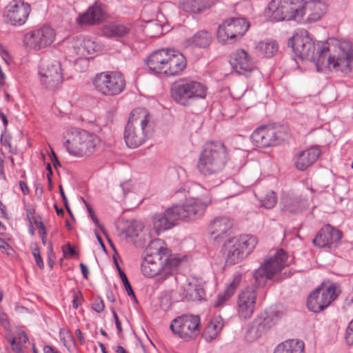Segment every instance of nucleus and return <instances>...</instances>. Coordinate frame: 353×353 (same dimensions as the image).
I'll list each match as a JSON object with an SVG mask.
<instances>
[{"label":"nucleus","mask_w":353,"mask_h":353,"mask_svg":"<svg viewBox=\"0 0 353 353\" xmlns=\"http://www.w3.org/2000/svg\"><path fill=\"white\" fill-rule=\"evenodd\" d=\"M80 268L83 278L87 279L89 273L88 267L85 264L81 263H80Z\"/></svg>","instance_id":"4d7b16f0"},{"label":"nucleus","mask_w":353,"mask_h":353,"mask_svg":"<svg viewBox=\"0 0 353 353\" xmlns=\"http://www.w3.org/2000/svg\"><path fill=\"white\" fill-rule=\"evenodd\" d=\"M112 315H113V317H114V323H115V325H116V327H117V329L118 330V332L120 334L123 331L121 323V322H120V321L119 319L117 314L114 310H112Z\"/></svg>","instance_id":"603ef678"},{"label":"nucleus","mask_w":353,"mask_h":353,"mask_svg":"<svg viewBox=\"0 0 353 353\" xmlns=\"http://www.w3.org/2000/svg\"><path fill=\"white\" fill-rule=\"evenodd\" d=\"M100 49V46L90 38H84L78 48V53L82 55L90 54Z\"/></svg>","instance_id":"e433bc0d"},{"label":"nucleus","mask_w":353,"mask_h":353,"mask_svg":"<svg viewBox=\"0 0 353 353\" xmlns=\"http://www.w3.org/2000/svg\"><path fill=\"white\" fill-rule=\"evenodd\" d=\"M115 264H116V266H117V268L118 270V272H119V276H120V278L122 281V283L124 285V288L127 292V294L128 295L132 298V299L133 300V301H134L135 303H137V299L136 298V296H135V294L132 290V288L125 275V274L124 273V272L121 270V268L119 267L118 263L117 261H115Z\"/></svg>","instance_id":"ea45409f"},{"label":"nucleus","mask_w":353,"mask_h":353,"mask_svg":"<svg viewBox=\"0 0 353 353\" xmlns=\"http://www.w3.org/2000/svg\"><path fill=\"white\" fill-rule=\"evenodd\" d=\"M207 90L201 82L191 78H181L172 84L170 93L174 101L187 106L192 101L205 99Z\"/></svg>","instance_id":"1a4fd4ad"},{"label":"nucleus","mask_w":353,"mask_h":353,"mask_svg":"<svg viewBox=\"0 0 353 353\" xmlns=\"http://www.w3.org/2000/svg\"><path fill=\"white\" fill-rule=\"evenodd\" d=\"M51 161L53 163V166L55 169H57L59 167H61V163L58 160L55 153L52 151Z\"/></svg>","instance_id":"5fc2aeb1"},{"label":"nucleus","mask_w":353,"mask_h":353,"mask_svg":"<svg viewBox=\"0 0 353 353\" xmlns=\"http://www.w3.org/2000/svg\"><path fill=\"white\" fill-rule=\"evenodd\" d=\"M83 202L85 204V206L87 208V210H88L90 216L91 217V216L95 215L92 207L85 200H83Z\"/></svg>","instance_id":"69168bd1"},{"label":"nucleus","mask_w":353,"mask_h":353,"mask_svg":"<svg viewBox=\"0 0 353 353\" xmlns=\"http://www.w3.org/2000/svg\"><path fill=\"white\" fill-rule=\"evenodd\" d=\"M143 31L149 37H157L162 34V26L157 21H150L144 26Z\"/></svg>","instance_id":"4c0bfd02"},{"label":"nucleus","mask_w":353,"mask_h":353,"mask_svg":"<svg viewBox=\"0 0 353 353\" xmlns=\"http://www.w3.org/2000/svg\"><path fill=\"white\" fill-rule=\"evenodd\" d=\"M0 250H1L2 253L8 256H12L14 253L12 247L1 238H0Z\"/></svg>","instance_id":"c03bdc74"},{"label":"nucleus","mask_w":353,"mask_h":353,"mask_svg":"<svg viewBox=\"0 0 353 353\" xmlns=\"http://www.w3.org/2000/svg\"><path fill=\"white\" fill-rule=\"evenodd\" d=\"M339 292L340 290L334 283L316 288L307 298L308 310L314 313L324 310L337 298Z\"/></svg>","instance_id":"f8f14e48"},{"label":"nucleus","mask_w":353,"mask_h":353,"mask_svg":"<svg viewBox=\"0 0 353 353\" xmlns=\"http://www.w3.org/2000/svg\"><path fill=\"white\" fill-rule=\"evenodd\" d=\"M78 301H79V297L77 294H74L73 296V300H72V307L74 309H77L79 307Z\"/></svg>","instance_id":"e2e57ef3"},{"label":"nucleus","mask_w":353,"mask_h":353,"mask_svg":"<svg viewBox=\"0 0 353 353\" xmlns=\"http://www.w3.org/2000/svg\"><path fill=\"white\" fill-rule=\"evenodd\" d=\"M12 349L16 353H19L21 351H22V348L19 343H17L16 345L12 347Z\"/></svg>","instance_id":"774afa93"},{"label":"nucleus","mask_w":353,"mask_h":353,"mask_svg":"<svg viewBox=\"0 0 353 353\" xmlns=\"http://www.w3.org/2000/svg\"><path fill=\"white\" fill-rule=\"evenodd\" d=\"M209 7L208 0H183L180 8L185 12L196 14Z\"/></svg>","instance_id":"72a5a7b5"},{"label":"nucleus","mask_w":353,"mask_h":353,"mask_svg":"<svg viewBox=\"0 0 353 353\" xmlns=\"http://www.w3.org/2000/svg\"><path fill=\"white\" fill-rule=\"evenodd\" d=\"M285 20L294 19L301 23L303 0H281Z\"/></svg>","instance_id":"a878e982"},{"label":"nucleus","mask_w":353,"mask_h":353,"mask_svg":"<svg viewBox=\"0 0 353 353\" xmlns=\"http://www.w3.org/2000/svg\"><path fill=\"white\" fill-rule=\"evenodd\" d=\"M282 3L281 0H272L265 10V16L272 21H281L285 20Z\"/></svg>","instance_id":"f704fd0d"},{"label":"nucleus","mask_w":353,"mask_h":353,"mask_svg":"<svg viewBox=\"0 0 353 353\" xmlns=\"http://www.w3.org/2000/svg\"><path fill=\"white\" fill-rule=\"evenodd\" d=\"M126 234L132 239L138 238L139 239L135 243L139 246H145L148 241L150 243L152 241L150 233L144 230L143 223L141 221H132L127 228Z\"/></svg>","instance_id":"393cba45"},{"label":"nucleus","mask_w":353,"mask_h":353,"mask_svg":"<svg viewBox=\"0 0 353 353\" xmlns=\"http://www.w3.org/2000/svg\"><path fill=\"white\" fill-rule=\"evenodd\" d=\"M342 236L341 231L327 224L317 232L312 243L318 248L332 249L337 247Z\"/></svg>","instance_id":"f3484780"},{"label":"nucleus","mask_w":353,"mask_h":353,"mask_svg":"<svg viewBox=\"0 0 353 353\" xmlns=\"http://www.w3.org/2000/svg\"><path fill=\"white\" fill-rule=\"evenodd\" d=\"M40 81L48 89H53L62 82L61 65L59 61L43 63L39 70Z\"/></svg>","instance_id":"a211bd4d"},{"label":"nucleus","mask_w":353,"mask_h":353,"mask_svg":"<svg viewBox=\"0 0 353 353\" xmlns=\"http://www.w3.org/2000/svg\"><path fill=\"white\" fill-rule=\"evenodd\" d=\"M282 312L276 309H271L265 316H260L253 322L252 330L255 327L256 336H260L267 330L271 328L282 317Z\"/></svg>","instance_id":"4be33fe9"},{"label":"nucleus","mask_w":353,"mask_h":353,"mask_svg":"<svg viewBox=\"0 0 353 353\" xmlns=\"http://www.w3.org/2000/svg\"><path fill=\"white\" fill-rule=\"evenodd\" d=\"M285 137L286 134L280 128L261 125L252 132L250 139L255 146L265 148L280 145Z\"/></svg>","instance_id":"ddd939ff"},{"label":"nucleus","mask_w":353,"mask_h":353,"mask_svg":"<svg viewBox=\"0 0 353 353\" xmlns=\"http://www.w3.org/2000/svg\"><path fill=\"white\" fill-rule=\"evenodd\" d=\"M145 252L141 270L148 277L159 275V279L163 281L173 275L181 262L179 259L171 255L170 250L163 246L160 239L151 241L146 247Z\"/></svg>","instance_id":"7ed1b4c3"},{"label":"nucleus","mask_w":353,"mask_h":353,"mask_svg":"<svg viewBox=\"0 0 353 353\" xmlns=\"http://www.w3.org/2000/svg\"><path fill=\"white\" fill-rule=\"evenodd\" d=\"M18 339L21 342H22L23 343H26L28 341V338L26 334L23 331L19 332Z\"/></svg>","instance_id":"13d9d810"},{"label":"nucleus","mask_w":353,"mask_h":353,"mask_svg":"<svg viewBox=\"0 0 353 353\" xmlns=\"http://www.w3.org/2000/svg\"><path fill=\"white\" fill-rule=\"evenodd\" d=\"M31 12L30 5L23 0H12L5 7L3 18L6 23L21 26L27 21Z\"/></svg>","instance_id":"2eb2a0df"},{"label":"nucleus","mask_w":353,"mask_h":353,"mask_svg":"<svg viewBox=\"0 0 353 353\" xmlns=\"http://www.w3.org/2000/svg\"><path fill=\"white\" fill-rule=\"evenodd\" d=\"M104 11L101 5L95 4L89 8L88 11L79 17L81 24L94 25L103 20Z\"/></svg>","instance_id":"c85d7f7f"},{"label":"nucleus","mask_w":353,"mask_h":353,"mask_svg":"<svg viewBox=\"0 0 353 353\" xmlns=\"http://www.w3.org/2000/svg\"><path fill=\"white\" fill-rule=\"evenodd\" d=\"M259 200L261 206H263L267 209H271L274 208L276 203V197L275 196V193L273 191L269 192L265 196H260Z\"/></svg>","instance_id":"a19ab883"},{"label":"nucleus","mask_w":353,"mask_h":353,"mask_svg":"<svg viewBox=\"0 0 353 353\" xmlns=\"http://www.w3.org/2000/svg\"><path fill=\"white\" fill-rule=\"evenodd\" d=\"M228 161V154L224 143L219 141L206 143L200 153L197 168L204 176L220 173Z\"/></svg>","instance_id":"423d86ee"},{"label":"nucleus","mask_w":353,"mask_h":353,"mask_svg":"<svg viewBox=\"0 0 353 353\" xmlns=\"http://www.w3.org/2000/svg\"><path fill=\"white\" fill-rule=\"evenodd\" d=\"M145 63L152 74L174 77L179 75L186 68L183 54L172 49H160L150 54Z\"/></svg>","instance_id":"39448f33"},{"label":"nucleus","mask_w":353,"mask_h":353,"mask_svg":"<svg viewBox=\"0 0 353 353\" xmlns=\"http://www.w3.org/2000/svg\"><path fill=\"white\" fill-rule=\"evenodd\" d=\"M32 253L34 258L35 262L39 268L43 269L44 268V263L41 256L40 250L37 245L32 248Z\"/></svg>","instance_id":"37998d69"},{"label":"nucleus","mask_w":353,"mask_h":353,"mask_svg":"<svg viewBox=\"0 0 353 353\" xmlns=\"http://www.w3.org/2000/svg\"><path fill=\"white\" fill-rule=\"evenodd\" d=\"M207 204L199 199H187L182 204H175L168 208L163 212L157 213L153 216V224L158 233L171 229L177 221H190L201 217Z\"/></svg>","instance_id":"20e7f679"},{"label":"nucleus","mask_w":353,"mask_h":353,"mask_svg":"<svg viewBox=\"0 0 353 353\" xmlns=\"http://www.w3.org/2000/svg\"><path fill=\"white\" fill-rule=\"evenodd\" d=\"M241 281V274H234L232 282L227 286L225 291L229 296H232L234 294L238 286L240 285Z\"/></svg>","instance_id":"79ce46f5"},{"label":"nucleus","mask_w":353,"mask_h":353,"mask_svg":"<svg viewBox=\"0 0 353 353\" xmlns=\"http://www.w3.org/2000/svg\"><path fill=\"white\" fill-rule=\"evenodd\" d=\"M256 51L259 56L270 58L278 51V45L273 40L262 41L256 46Z\"/></svg>","instance_id":"c9c22d12"},{"label":"nucleus","mask_w":353,"mask_h":353,"mask_svg":"<svg viewBox=\"0 0 353 353\" xmlns=\"http://www.w3.org/2000/svg\"><path fill=\"white\" fill-rule=\"evenodd\" d=\"M288 45H292L297 57L314 63L318 71L332 68L343 76L353 77V48L350 41L330 47L316 42L307 31L302 30L292 37Z\"/></svg>","instance_id":"f257e3e1"},{"label":"nucleus","mask_w":353,"mask_h":353,"mask_svg":"<svg viewBox=\"0 0 353 353\" xmlns=\"http://www.w3.org/2000/svg\"><path fill=\"white\" fill-rule=\"evenodd\" d=\"M274 353H305L304 343L301 341L288 340L279 344Z\"/></svg>","instance_id":"2f4dec72"},{"label":"nucleus","mask_w":353,"mask_h":353,"mask_svg":"<svg viewBox=\"0 0 353 353\" xmlns=\"http://www.w3.org/2000/svg\"><path fill=\"white\" fill-rule=\"evenodd\" d=\"M0 324L4 329L8 330L10 327L7 315L3 312H0Z\"/></svg>","instance_id":"3c124183"},{"label":"nucleus","mask_w":353,"mask_h":353,"mask_svg":"<svg viewBox=\"0 0 353 353\" xmlns=\"http://www.w3.org/2000/svg\"><path fill=\"white\" fill-rule=\"evenodd\" d=\"M92 308L97 313H101L104 310L105 304L101 298L97 297L94 299Z\"/></svg>","instance_id":"49530a36"},{"label":"nucleus","mask_w":353,"mask_h":353,"mask_svg":"<svg viewBox=\"0 0 353 353\" xmlns=\"http://www.w3.org/2000/svg\"><path fill=\"white\" fill-rule=\"evenodd\" d=\"M200 323L198 315L183 314L173 319L170 328L174 335L185 341H190L199 334Z\"/></svg>","instance_id":"9b49d317"},{"label":"nucleus","mask_w":353,"mask_h":353,"mask_svg":"<svg viewBox=\"0 0 353 353\" xmlns=\"http://www.w3.org/2000/svg\"><path fill=\"white\" fill-rule=\"evenodd\" d=\"M222 329V324L217 320L212 321L208 325L205 334L207 339L212 341L216 338L218 333Z\"/></svg>","instance_id":"58836bf2"},{"label":"nucleus","mask_w":353,"mask_h":353,"mask_svg":"<svg viewBox=\"0 0 353 353\" xmlns=\"http://www.w3.org/2000/svg\"><path fill=\"white\" fill-rule=\"evenodd\" d=\"M212 41V36L208 31H199L185 41L187 46L207 48Z\"/></svg>","instance_id":"473e14b6"},{"label":"nucleus","mask_w":353,"mask_h":353,"mask_svg":"<svg viewBox=\"0 0 353 353\" xmlns=\"http://www.w3.org/2000/svg\"><path fill=\"white\" fill-rule=\"evenodd\" d=\"M19 184L20 189H21V192H23V194L24 195L28 194H29V188H28L27 184L23 181H20Z\"/></svg>","instance_id":"6e6d98bb"},{"label":"nucleus","mask_w":353,"mask_h":353,"mask_svg":"<svg viewBox=\"0 0 353 353\" xmlns=\"http://www.w3.org/2000/svg\"><path fill=\"white\" fill-rule=\"evenodd\" d=\"M0 119H1L3 125L6 127L8 125V121L6 116L0 110Z\"/></svg>","instance_id":"338daca9"},{"label":"nucleus","mask_w":353,"mask_h":353,"mask_svg":"<svg viewBox=\"0 0 353 353\" xmlns=\"http://www.w3.org/2000/svg\"><path fill=\"white\" fill-rule=\"evenodd\" d=\"M100 139L94 134L79 128H72L67 132L64 145L74 156H88L92 154Z\"/></svg>","instance_id":"6e6552de"},{"label":"nucleus","mask_w":353,"mask_h":353,"mask_svg":"<svg viewBox=\"0 0 353 353\" xmlns=\"http://www.w3.org/2000/svg\"><path fill=\"white\" fill-rule=\"evenodd\" d=\"M232 296H229L227 293H226V291H224V292L223 294H219L218 296H217V299L216 301H215V303H214V307H216V308H218V307H221L222 305H223V304L227 302L229 299Z\"/></svg>","instance_id":"a18cd8bd"},{"label":"nucleus","mask_w":353,"mask_h":353,"mask_svg":"<svg viewBox=\"0 0 353 353\" xmlns=\"http://www.w3.org/2000/svg\"><path fill=\"white\" fill-rule=\"evenodd\" d=\"M288 255L280 249L275 254L264 261L261 266L254 272L255 284L248 285L242 289L238 296L237 310L240 318L250 319L254 311L256 301V288L265 285L268 280L288 265Z\"/></svg>","instance_id":"f03ea898"},{"label":"nucleus","mask_w":353,"mask_h":353,"mask_svg":"<svg viewBox=\"0 0 353 353\" xmlns=\"http://www.w3.org/2000/svg\"><path fill=\"white\" fill-rule=\"evenodd\" d=\"M95 90L100 94L112 97L121 94L125 89L124 75L117 71H105L97 73L92 79Z\"/></svg>","instance_id":"9d476101"},{"label":"nucleus","mask_w":353,"mask_h":353,"mask_svg":"<svg viewBox=\"0 0 353 353\" xmlns=\"http://www.w3.org/2000/svg\"><path fill=\"white\" fill-rule=\"evenodd\" d=\"M76 334L77 335V339L79 341V343L82 345L84 343V337L83 336V333L79 329L76 330Z\"/></svg>","instance_id":"680f3d73"},{"label":"nucleus","mask_w":353,"mask_h":353,"mask_svg":"<svg viewBox=\"0 0 353 353\" xmlns=\"http://www.w3.org/2000/svg\"><path fill=\"white\" fill-rule=\"evenodd\" d=\"M230 63L233 70L239 74L251 72L255 68L252 59L243 49L236 50L230 55Z\"/></svg>","instance_id":"412c9836"},{"label":"nucleus","mask_w":353,"mask_h":353,"mask_svg":"<svg viewBox=\"0 0 353 353\" xmlns=\"http://www.w3.org/2000/svg\"><path fill=\"white\" fill-rule=\"evenodd\" d=\"M102 33L108 38L123 42L130 34V28L123 24L114 23L105 26Z\"/></svg>","instance_id":"bb28decb"},{"label":"nucleus","mask_w":353,"mask_h":353,"mask_svg":"<svg viewBox=\"0 0 353 353\" xmlns=\"http://www.w3.org/2000/svg\"><path fill=\"white\" fill-rule=\"evenodd\" d=\"M233 221L227 216H219L212 221L208 227L209 234L218 243H224L230 237Z\"/></svg>","instance_id":"6ab92c4d"},{"label":"nucleus","mask_w":353,"mask_h":353,"mask_svg":"<svg viewBox=\"0 0 353 353\" xmlns=\"http://www.w3.org/2000/svg\"><path fill=\"white\" fill-rule=\"evenodd\" d=\"M43 353H61L57 348L46 345L43 348Z\"/></svg>","instance_id":"864d4df0"},{"label":"nucleus","mask_w":353,"mask_h":353,"mask_svg":"<svg viewBox=\"0 0 353 353\" xmlns=\"http://www.w3.org/2000/svg\"><path fill=\"white\" fill-rule=\"evenodd\" d=\"M239 249L243 252V255L246 257L254 249L257 244V239L254 236L250 234H243L239 237L232 238Z\"/></svg>","instance_id":"7c9ffc66"},{"label":"nucleus","mask_w":353,"mask_h":353,"mask_svg":"<svg viewBox=\"0 0 353 353\" xmlns=\"http://www.w3.org/2000/svg\"><path fill=\"white\" fill-rule=\"evenodd\" d=\"M26 214H27V217H28L29 221L32 223H34V225H37V223L39 221L34 216V210L32 209V208L27 209Z\"/></svg>","instance_id":"8fccbe9b"},{"label":"nucleus","mask_w":353,"mask_h":353,"mask_svg":"<svg viewBox=\"0 0 353 353\" xmlns=\"http://www.w3.org/2000/svg\"><path fill=\"white\" fill-rule=\"evenodd\" d=\"M283 210L292 214H297L306 209L307 201L301 196L285 197L282 199Z\"/></svg>","instance_id":"c756f323"},{"label":"nucleus","mask_w":353,"mask_h":353,"mask_svg":"<svg viewBox=\"0 0 353 353\" xmlns=\"http://www.w3.org/2000/svg\"><path fill=\"white\" fill-rule=\"evenodd\" d=\"M37 226H38L39 228V234H46V228H45V225L44 224L41 222V221H39L37 223V225H36Z\"/></svg>","instance_id":"052dcab7"},{"label":"nucleus","mask_w":353,"mask_h":353,"mask_svg":"<svg viewBox=\"0 0 353 353\" xmlns=\"http://www.w3.org/2000/svg\"><path fill=\"white\" fill-rule=\"evenodd\" d=\"M250 23L243 18L232 17L225 20L217 29V39L225 43L228 40L241 37L248 30Z\"/></svg>","instance_id":"4468645a"},{"label":"nucleus","mask_w":353,"mask_h":353,"mask_svg":"<svg viewBox=\"0 0 353 353\" xmlns=\"http://www.w3.org/2000/svg\"><path fill=\"white\" fill-rule=\"evenodd\" d=\"M180 294L187 301H202L205 299V292L203 285L198 281H193L181 287Z\"/></svg>","instance_id":"5701e85b"},{"label":"nucleus","mask_w":353,"mask_h":353,"mask_svg":"<svg viewBox=\"0 0 353 353\" xmlns=\"http://www.w3.org/2000/svg\"><path fill=\"white\" fill-rule=\"evenodd\" d=\"M59 190H60V194H61L63 204H64L65 207H67V204H68V199L66 198V196L63 192V188L61 185H59Z\"/></svg>","instance_id":"bf43d9fd"},{"label":"nucleus","mask_w":353,"mask_h":353,"mask_svg":"<svg viewBox=\"0 0 353 353\" xmlns=\"http://www.w3.org/2000/svg\"><path fill=\"white\" fill-rule=\"evenodd\" d=\"M149 118L150 114L145 108L132 112L124 131V139L128 148H137L145 141L150 130Z\"/></svg>","instance_id":"0eeeda50"},{"label":"nucleus","mask_w":353,"mask_h":353,"mask_svg":"<svg viewBox=\"0 0 353 353\" xmlns=\"http://www.w3.org/2000/svg\"><path fill=\"white\" fill-rule=\"evenodd\" d=\"M321 154V150L317 146L312 147L299 152L295 160L296 168L304 171L313 164Z\"/></svg>","instance_id":"b1692460"},{"label":"nucleus","mask_w":353,"mask_h":353,"mask_svg":"<svg viewBox=\"0 0 353 353\" xmlns=\"http://www.w3.org/2000/svg\"><path fill=\"white\" fill-rule=\"evenodd\" d=\"M55 39V32L49 26H43L27 32L23 37V44L29 50H39L51 45Z\"/></svg>","instance_id":"dca6fc26"},{"label":"nucleus","mask_w":353,"mask_h":353,"mask_svg":"<svg viewBox=\"0 0 353 353\" xmlns=\"http://www.w3.org/2000/svg\"><path fill=\"white\" fill-rule=\"evenodd\" d=\"M239 248V247L236 245L232 239H229L223 243V252L226 256V263L234 265L245 258L243 252Z\"/></svg>","instance_id":"cd10ccee"},{"label":"nucleus","mask_w":353,"mask_h":353,"mask_svg":"<svg viewBox=\"0 0 353 353\" xmlns=\"http://www.w3.org/2000/svg\"><path fill=\"white\" fill-rule=\"evenodd\" d=\"M95 234H96V237H97V241H99V243H100L101 248L105 250V246L103 242V240L101 239V237L100 236V235L98 234V232L95 230Z\"/></svg>","instance_id":"0e129e2a"},{"label":"nucleus","mask_w":353,"mask_h":353,"mask_svg":"<svg viewBox=\"0 0 353 353\" xmlns=\"http://www.w3.org/2000/svg\"><path fill=\"white\" fill-rule=\"evenodd\" d=\"M63 252L65 257H71L77 254V252L74 248L68 243L64 247H63Z\"/></svg>","instance_id":"09e8293b"},{"label":"nucleus","mask_w":353,"mask_h":353,"mask_svg":"<svg viewBox=\"0 0 353 353\" xmlns=\"http://www.w3.org/2000/svg\"><path fill=\"white\" fill-rule=\"evenodd\" d=\"M345 340L349 345L353 344V319L350 322L346 329Z\"/></svg>","instance_id":"de8ad7c7"},{"label":"nucleus","mask_w":353,"mask_h":353,"mask_svg":"<svg viewBox=\"0 0 353 353\" xmlns=\"http://www.w3.org/2000/svg\"><path fill=\"white\" fill-rule=\"evenodd\" d=\"M327 5L320 0H303L301 23H312L320 20L327 12Z\"/></svg>","instance_id":"aec40b11"}]
</instances>
